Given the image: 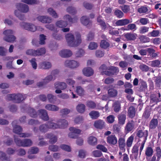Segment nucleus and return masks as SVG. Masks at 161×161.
I'll list each match as a JSON object with an SVG mask.
<instances>
[{
    "label": "nucleus",
    "instance_id": "obj_1",
    "mask_svg": "<svg viewBox=\"0 0 161 161\" xmlns=\"http://www.w3.org/2000/svg\"><path fill=\"white\" fill-rule=\"evenodd\" d=\"M76 39L74 35L69 33L65 36V38L68 45L70 47H75L79 46L81 43L82 40L80 34L78 32L75 33Z\"/></svg>",
    "mask_w": 161,
    "mask_h": 161
},
{
    "label": "nucleus",
    "instance_id": "obj_2",
    "mask_svg": "<svg viewBox=\"0 0 161 161\" xmlns=\"http://www.w3.org/2000/svg\"><path fill=\"white\" fill-rule=\"evenodd\" d=\"M63 19L66 21L62 20H58L55 23L56 26L60 28H62L66 27L68 25V22L71 24L75 23L77 22L78 19L76 17L72 18L70 15L66 14L63 17Z\"/></svg>",
    "mask_w": 161,
    "mask_h": 161
},
{
    "label": "nucleus",
    "instance_id": "obj_3",
    "mask_svg": "<svg viewBox=\"0 0 161 161\" xmlns=\"http://www.w3.org/2000/svg\"><path fill=\"white\" fill-rule=\"evenodd\" d=\"M135 139H137L138 142L142 140V141L146 142L148 135V130H145L143 126H139L136 129L135 132Z\"/></svg>",
    "mask_w": 161,
    "mask_h": 161
},
{
    "label": "nucleus",
    "instance_id": "obj_4",
    "mask_svg": "<svg viewBox=\"0 0 161 161\" xmlns=\"http://www.w3.org/2000/svg\"><path fill=\"white\" fill-rule=\"evenodd\" d=\"M23 95L21 94H8L6 97V99L8 101H12L15 103H19L25 100Z\"/></svg>",
    "mask_w": 161,
    "mask_h": 161
},
{
    "label": "nucleus",
    "instance_id": "obj_5",
    "mask_svg": "<svg viewBox=\"0 0 161 161\" xmlns=\"http://www.w3.org/2000/svg\"><path fill=\"white\" fill-rule=\"evenodd\" d=\"M46 53V49L44 48H41L36 50L33 49H29L26 52L27 55L32 56H41L44 55Z\"/></svg>",
    "mask_w": 161,
    "mask_h": 161
},
{
    "label": "nucleus",
    "instance_id": "obj_6",
    "mask_svg": "<svg viewBox=\"0 0 161 161\" xmlns=\"http://www.w3.org/2000/svg\"><path fill=\"white\" fill-rule=\"evenodd\" d=\"M16 120H15L12 123V125L13 126V132L14 133L19 135V136L22 137H29L31 136V134L28 133H22V129L20 126L15 125L14 126V124L16 122Z\"/></svg>",
    "mask_w": 161,
    "mask_h": 161
},
{
    "label": "nucleus",
    "instance_id": "obj_7",
    "mask_svg": "<svg viewBox=\"0 0 161 161\" xmlns=\"http://www.w3.org/2000/svg\"><path fill=\"white\" fill-rule=\"evenodd\" d=\"M3 34L5 35L4 39L5 41L10 42H14L16 37L13 35V31L12 30H7L4 31Z\"/></svg>",
    "mask_w": 161,
    "mask_h": 161
},
{
    "label": "nucleus",
    "instance_id": "obj_8",
    "mask_svg": "<svg viewBox=\"0 0 161 161\" xmlns=\"http://www.w3.org/2000/svg\"><path fill=\"white\" fill-rule=\"evenodd\" d=\"M119 72V69L118 67L114 66L109 67L107 71H101V74L102 75H105L108 76H113L117 75V73Z\"/></svg>",
    "mask_w": 161,
    "mask_h": 161
},
{
    "label": "nucleus",
    "instance_id": "obj_9",
    "mask_svg": "<svg viewBox=\"0 0 161 161\" xmlns=\"http://www.w3.org/2000/svg\"><path fill=\"white\" fill-rule=\"evenodd\" d=\"M135 122L133 120L128 121L125 127V132L128 133L132 131L135 129Z\"/></svg>",
    "mask_w": 161,
    "mask_h": 161
},
{
    "label": "nucleus",
    "instance_id": "obj_10",
    "mask_svg": "<svg viewBox=\"0 0 161 161\" xmlns=\"http://www.w3.org/2000/svg\"><path fill=\"white\" fill-rule=\"evenodd\" d=\"M20 25L24 29L32 32L35 31L37 29L36 26L33 24L23 22H21Z\"/></svg>",
    "mask_w": 161,
    "mask_h": 161
},
{
    "label": "nucleus",
    "instance_id": "obj_11",
    "mask_svg": "<svg viewBox=\"0 0 161 161\" xmlns=\"http://www.w3.org/2000/svg\"><path fill=\"white\" fill-rule=\"evenodd\" d=\"M126 111H124L118 115V123L119 125H122L125 124L126 119Z\"/></svg>",
    "mask_w": 161,
    "mask_h": 161
},
{
    "label": "nucleus",
    "instance_id": "obj_12",
    "mask_svg": "<svg viewBox=\"0 0 161 161\" xmlns=\"http://www.w3.org/2000/svg\"><path fill=\"white\" fill-rule=\"evenodd\" d=\"M64 65L66 67L71 68H74L78 67L79 64L78 62L74 60H67L65 61Z\"/></svg>",
    "mask_w": 161,
    "mask_h": 161
},
{
    "label": "nucleus",
    "instance_id": "obj_13",
    "mask_svg": "<svg viewBox=\"0 0 161 161\" xmlns=\"http://www.w3.org/2000/svg\"><path fill=\"white\" fill-rule=\"evenodd\" d=\"M118 144L119 149L125 152V147L126 145L125 136H123L122 137H120L119 138Z\"/></svg>",
    "mask_w": 161,
    "mask_h": 161
},
{
    "label": "nucleus",
    "instance_id": "obj_14",
    "mask_svg": "<svg viewBox=\"0 0 161 161\" xmlns=\"http://www.w3.org/2000/svg\"><path fill=\"white\" fill-rule=\"evenodd\" d=\"M16 8L22 12L26 13L29 10V8L28 5L22 3H18L16 5Z\"/></svg>",
    "mask_w": 161,
    "mask_h": 161
},
{
    "label": "nucleus",
    "instance_id": "obj_15",
    "mask_svg": "<svg viewBox=\"0 0 161 161\" xmlns=\"http://www.w3.org/2000/svg\"><path fill=\"white\" fill-rule=\"evenodd\" d=\"M97 22L98 23L99 25H100L102 30H105L106 29L107 26L106 23L101 15H99L97 17Z\"/></svg>",
    "mask_w": 161,
    "mask_h": 161
},
{
    "label": "nucleus",
    "instance_id": "obj_16",
    "mask_svg": "<svg viewBox=\"0 0 161 161\" xmlns=\"http://www.w3.org/2000/svg\"><path fill=\"white\" fill-rule=\"evenodd\" d=\"M37 19L43 23H49L52 21L51 17L47 16H39L37 18Z\"/></svg>",
    "mask_w": 161,
    "mask_h": 161
},
{
    "label": "nucleus",
    "instance_id": "obj_17",
    "mask_svg": "<svg viewBox=\"0 0 161 161\" xmlns=\"http://www.w3.org/2000/svg\"><path fill=\"white\" fill-rule=\"evenodd\" d=\"M107 142L110 144L115 145L117 142V139L115 135H111L107 137Z\"/></svg>",
    "mask_w": 161,
    "mask_h": 161
},
{
    "label": "nucleus",
    "instance_id": "obj_18",
    "mask_svg": "<svg viewBox=\"0 0 161 161\" xmlns=\"http://www.w3.org/2000/svg\"><path fill=\"white\" fill-rule=\"evenodd\" d=\"M46 137L49 139V142L50 144H54L57 141V137L52 133L47 134L46 136Z\"/></svg>",
    "mask_w": 161,
    "mask_h": 161
},
{
    "label": "nucleus",
    "instance_id": "obj_19",
    "mask_svg": "<svg viewBox=\"0 0 161 161\" xmlns=\"http://www.w3.org/2000/svg\"><path fill=\"white\" fill-rule=\"evenodd\" d=\"M132 22V21H130L129 19H125L118 20L116 22L115 24L117 26H124L127 25Z\"/></svg>",
    "mask_w": 161,
    "mask_h": 161
},
{
    "label": "nucleus",
    "instance_id": "obj_20",
    "mask_svg": "<svg viewBox=\"0 0 161 161\" xmlns=\"http://www.w3.org/2000/svg\"><path fill=\"white\" fill-rule=\"evenodd\" d=\"M59 55L63 58H67L70 57L72 54V52L69 50L64 49L61 51L59 53Z\"/></svg>",
    "mask_w": 161,
    "mask_h": 161
},
{
    "label": "nucleus",
    "instance_id": "obj_21",
    "mask_svg": "<svg viewBox=\"0 0 161 161\" xmlns=\"http://www.w3.org/2000/svg\"><path fill=\"white\" fill-rule=\"evenodd\" d=\"M82 72L83 74L87 77L92 76L94 73L93 69L90 67L84 68L82 70Z\"/></svg>",
    "mask_w": 161,
    "mask_h": 161
},
{
    "label": "nucleus",
    "instance_id": "obj_22",
    "mask_svg": "<svg viewBox=\"0 0 161 161\" xmlns=\"http://www.w3.org/2000/svg\"><path fill=\"white\" fill-rule=\"evenodd\" d=\"M39 114L41 115V118L44 121H47L49 119L48 114L46 110L41 109L38 110Z\"/></svg>",
    "mask_w": 161,
    "mask_h": 161
},
{
    "label": "nucleus",
    "instance_id": "obj_23",
    "mask_svg": "<svg viewBox=\"0 0 161 161\" xmlns=\"http://www.w3.org/2000/svg\"><path fill=\"white\" fill-rule=\"evenodd\" d=\"M54 87L56 89L63 90L67 88V85L65 82L58 81L55 83Z\"/></svg>",
    "mask_w": 161,
    "mask_h": 161
},
{
    "label": "nucleus",
    "instance_id": "obj_24",
    "mask_svg": "<svg viewBox=\"0 0 161 161\" xmlns=\"http://www.w3.org/2000/svg\"><path fill=\"white\" fill-rule=\"evenodd\" d=\"M59 126V128L64 129L68 126V122L67 120L64 119H59L58 121Z\"/></svg>",
    "mask_w": 161,
    "mask_h": 161
},
{
    "label": "nucleus",
    "instance_id": "obj_25",
    "mask_svg": "<svg viewBox=\"0 0 161 161\" xmlns=\"http://www.w3.org/2000/svg\"><path fill=\"white\" fill-rule=\"evenodd\" d=\"M136 109L133 106H130L128 110V116L130 118H133L135 116Z\"/></svg>",
    "mask_w": 161,
    "mask_h": 161
},
{
    "label": "nucleus",
    "instance_id": "obj_26",
    "mask_svg": "<svg viewBox=\"0 0 161 161\" xmlns=\"http://www.w3.org/2000/svg\"><path fill=\"white\" fill-rule=\"evenodd\" d=\"M27 112L30 116L32 118H36L37 116V113L36 110L31 107H29L27 110Z\"/></svg>",
    "mask_w": 161,
    "mask_h": 161
},
{
    "label": "nucleus",
    "instance_id": "obj_27",
    "mask_svg": "<svg viewBox=\"0 0 161 161\" xmlns=\"http://www.w3.org/2000/svg\"><path fill=\"white\" fill-rule=\"evenodd\" d=\"M158 121L157 119L153 118L150 121L149 127L150 129H155L158 126Z\"/></svg>",
    "mask_w": 161,
    "mask_h": 161
},
{
    "label": "nucleus",
    "instance_id": "obj_28",
    "mask_svg": "<svg viewBox=\"0 0 161 161\" xmlns=\"http://www.w3.org/2000/svg\"><path fill=\"white\" fill-rule=\"evenodd\" d=\"M139 146V145L138 144H136L133 146L132 149V153L133 154L135 159L137 158L138 155Z\"/></svg>",
    "mask_w": 161,
    "mask_h": 161
},
{
    "label": "nucleus",
    "instance_id": "obj_29",
    "mask_svg": "<svg viewBox=\"0 0 161 161\" xmlns=\"http://www.w3.org/2000/svg\"><path fill=\"white\" fill-rule=\"evenodd\" d=\"M94 126L97 128L102 129L104 126V122L103 120L99 119L95 122Z\"/></svg>",
    "mask_w": 161,
    "mask_h": 161
},
{
    "label": "nucleus",
    "instance_id": "obj_30",
    "mask_svg": "<svg viewBox=\"0 0 161 161\" xmlns=\"http://www.w3.org/2000/svg\"><path fill=\"white\" fill-rule=\"evenodd\" d=\"M3 142L4 144L7 146L11 145L14 142L13 139L8 136H5Z\"/></svg>",
    "mask_w": 161,
    "mask_h": 161
},
{
    "label": "nucleus",
    "instance_id": "obj_31",
    "mask_svg": "<svg viewBox=\"0 0 161 161\" xmlns=\"http://www.w3.org/2000/svg\"><path fill=\"white\" fill-rule=\"evenodd\" d=\"M108 93L110 97H115L118 95L117 91L114 88H110L108 90Z\"/></svg>",
    "mask_w": 161,
    "mask_h": 161
},
{
    "label": "nucleus",
    "instance_id": "obj_32",
    "mask_svg": "<svg viewBox=\"0 0 161 161\" xmlns=\"http://www.w3.org/2000/svg\"><path fill=\"white\" fill-rule=\"evenodd\" d=\"M45 108L48 110L53 111H57L58 110L59 108L57 106L51 104H47L45 106Z\"/></svg>",
    "mask_w": 161,
    "mask_h": 161
},
{
    "label": "nucleus",
    "instance_id": "obj_33",
    "mask_svg": "<svg viewBox=\"0 0 161 161\" xmlns=\"http://www.w3.org/2000/svg\"><path fill=\"white\" fill-rule=\"evenodd\" d=\"M136 35L135 33H127L125 34V36L128 40H134L136 39Z\"/></svg>",
    "mask_w": 161,
    "mask_h": 161
},
{
    "label": "nucleus",
    "instance_id": "obj_34",
    "mask_svg": "<svg viewBox=\"0 0 161 161\" xmlns=\"http://www.w3.org/2000/svg\"><path fill=\"white\" fill-rule=\"evenodd\" d=\"M50 62L47 61H44L40 63V66L41 68L44 69H49L51 67Z\"/></svg>",
    "mask_w": 161,
    "mask_h": 161
},
{
    "label": "nucleus",
    "instance_id": "obj_35",
    "mask_svg": "<svg viewBox=\"0 0 161 161\" xmlns=\"http://www.w3.org/2000/svg\"><path fill=\"white\" fill-rule=\"evenodd\" d=\"M89 115L92 119H95L99 117L100 114L98 111L93 110L89 113Z\"/></svg>",
    "mask_w": 161,
    "mask_h": 161
},
{
    "label": "nucleus",
    "instance_id": "obj_36",
    "mask_svg": "<svg viewBox=\"0 0 161 161\" xmlns=\"http://www.w3.org/2000/svg\"><path fill=\"white\" fill-rule=\"evenodd\" d=\"M88 142L91 145H96L97 144V139L94 136H90L88 138Z\"/></svg>",
    "mask_w": 161,
    "mask_h": 161
},
{
    "label": "nucleus",
    "instance_id": "obj_37",
    "mask_svg": "<svg viewBox=\"0 0 161 161\" xmlns=\"http://www.w3.org/2000/svg\"><path fill=\"white\" fill-rule=\"evenodd\" d=\"M49 129L47 122L46 124L41 125L39 127L40 131L43 133H45Z\"/></svg>",
    "mask_w": 161,
    "mask_h": 161
},
{
    "label": "nucleus",
    "instance_id": "obj_38",
    "mask_svg": "<svg viewBox=\"0 0 161 161\" xmlns=\"http://www.w3.org/2000/svg\"><path fill=\"white\" fill-rule=\"evenodd\" d=\"M139 91L141 92L144 91L147 88V86L146 82L143 80H141L139 84Z\"/></svg>",
    "mask_w": 161,
    "mask_h": 161
},
{
    "label": "nucleus",
    "instance_id": "obj_39",
    "mask_svg": "<svg viewBox=\"0 0 161 161\" xmlns=\"http://www.w3.org/2000/svg\"><path fill=\"white\" fill-rule=\"evenodd\" d=\"M86 106L91 109H97L96 108V104L93 101L91 100L88 101L86 103Z\"/></svg>",
    "mask_w": 161,
    "mask_h": 161
},
{
    "label": "nucleus",
    "instance_id": "obj_40",
    "mask_svg": "<svg viewBox=\"0 0 161 161\" xmlns=\"http://www.w3.org/2000/svg\"><path fill=\"white\" fill-rule=\"evenodd\" d=\"M151 65L153 67H161V61L158 59L153 60L151 62Z\"/></svg>",
    "mask_w": 161,
    "mask_h": 161
},
{
    "label": "nucleus",
    "instance_id": "obj_41",
    "mask_svg": "<svg viewBox=\"0 0 161 161\" xmlns=\"http://www.w3.org/2000/svg\"><path fill=\"white\" fill-rule=\"evenodd\" d=\"M113 107L114 111L116 113H118L121 109V105L119 102L116 101L113 104Z\"/></svg>",
    "mask_w": 161,
    "mask_h": 161
},
{
    "label": "nucleus",
    "instance_id": "obj_42",
    "mask_svg": "<svg viewBox=\"0 0 161 161\" xmlns=\"http://www.w3.org/2000/svg\"><path fill=\"white\" fill-rule=\"evenodd\" d=\"M81 22L85 25H87L90 23L89 18L87 16H83L80 19Z\"/></svg>",
    "mask_w": 161,
    "mask_h": 161
},
{
    "label": "nucleus",
    "instance_id": "obj_43",
    "mask_svg": "<svg viewBox=\"0 0 161 161\" xmlns=\"http://www.w3.org/2000/svg\"><path fill=\"white\" fill-rule=\"evenodd\" d=\"M76 108L78 112L82 113L85 111V106L83 104L80 103L77 106Z\"/></svg>",
    "mask_w": 161,
    "mask_h": 161
},
{
    "label": "nucleus",
    "instance_id": "obj_44",
    "mask_svg": "<svg viewBox=\"0 0 161 161\" xmlns=\"http://www.w3.org/2000/svg\"><path fill=\"white\" fill-rule=\"evenodd\" d=\"M119 7L123 13H124L126 14L130 11V6L129 5L123 4L122 6H120Z\"/></svg>",
    "mask_w": 161,
    "mask_h": 161
},
{
    "label": "nucleus",
    "instance_id": "obj_45",
    "mask_svg": "<svg viewBox=\"0 0 161 161\" xmlns=\"http://www.w3.org/2000/svg\"><path fill=\"white\" fill-rule=\"evenodd\" d=\"M153 152V150L152 147H148L146 149L145 154L147 157H149L152 156Z\"/></svg>",
    "mask_w": 161,
    "mask_h": 161
},
{
    "label": "nucleus",
    "instance_id": "obj_46",
    "mask_svg": "<svg viewBox=\"0 0 161 161\" xmlns=\"http://www.w3.org/2000/svg\"><path fill=\"white\" fill-rule=\"evenodd\" d=\"M76 88V92L78 95L80 96H82L84 95L85 91L81 86H77Z\"/></svg>",
    "mask_w": 161,
    "mask_h": 161
},
{
    "label": "nucleus",
    "instance_id": "obj_47",
    "mask_svg": "<svg viewBox=\"0 0 161 161\" xmlns=\"http://www.w3.org/2000/svg\"><path fill=\"white\" fill-rule=\"evenodd\" d=\"M108 28L109 30V33L112 35L117 36L119 33L118 30H114V28H113L112 26H109Z\"/></svg>",
    "mask_w": 161,
    "mask_h": 161
},
{
    "label": "nucleus",
    "instance_id": "obj_48",
    "mask_svg": "<svg viewBox=\"0 0 161 161\" xmlns=\"http://www.w3.org/2000/svg\"><path fill=\"white\" fill-rule=\"evenodd\" d=\"M109 43L107 41L104 40H101L100 43V46L101 48L106 49L109 47Z\"/></svg>",
    "mask_w": 161,
    "mask_h": 161
},
{
    "label": "nucleus",
    "instance_id": "obj_49",
    "mask_svg": "<svg viewBox=\"0 0 161 161\" xmlns=\"http://www.w3.org/2000/svg\"><path fill=\"white\" fill-rule=\"evenodd\" d=\"M20 10H16L14 11V14L15 15L18 17L20 20H24L25 19V17L24 14H22L20 13Z\"/></svg>",
    "mask_w": 161,
    "mask_h": 161
},
{
    "label": "nucleus",
    "instance_id": "obj_50",
    "mask_svg": "<svg viewBox=\"0 0 161 161\" xmlns=\"http://www.w3.org/2000/svg\"><path fill=\"white\" fill-rule=\"evenodd\" d=\"M49 129H56L59 128L58 123H56L50 121L47 122Z\"/></svg>",
    "mask_w": 161,
    "mask_h": 161
},
{
    "label": "nucleus",
    "instance_id": "obj_51",
    "mask_svg": "<svg viewBox=\"0 0 161 161\" xmlns=\"http://www.w3.org/2000/svg\"><path fill=\"white\" fill-rule=\"evenodd\" d=\"M47 12L53 17L56 18L58 17L57 14L53 8H49L47 9Z\"/></svg>",
    "mask_w": 161,
    "mask_h": 161
},
{
    "label": "nucleus",
    "instance_id": "obj_52",
    "mask_svg": "<svg viewBox=\"0 0 161 161\" xmlns=\"http://www.w3.org/2000/svg\"><path fill=\"white\" fill-rule=\"evenodd\" d=\"M32 144V142L30 139H25L23 140L22 147H30Z\"/></svg>",
    "mask_w": 161,
    "mask_h": 161
},
{
    "label": "nucleus",
    "instance_id": "obj_53",
    "mask_svg": "<svg viewBox=\"0 0 161 161\" xmlns=\"http://www.w3.org/2000/svg\"><path fill=\"white\" fill-rule=\"evenodd\" d=\"M114 15L119 18H121L123 17L124 14L123 12L121 10L116 9L114 12Z\"/></svg>",
    "mask_w": 161,
    "mask_h": 161
},
{
    "label": "nucleus",
    "instance_id": "obj_54",
    "mask_svg": "<svg viewBox=\"0 0 161 161\" xmlns=\"http://www.w3.org/2000/svg\"><path fill=\"white\" fill-rule=\"evenodd\" d=\"M134 136L131 135L127 139L126 141V146L128 147H130L131 146L134 140Z\"/></svg>",
    "mask_w": 161,
    "mask_h": 161
},
{
    "label": "nucleus",
    "instance_id": "obj_55",
    "mask_svg": "<svg viewBox=\"0 0 161 161\" xmlns=\"http://www.w3.org/2000/svg\"><path fill=\"white\" fill-rule=\"evenodd\" d=\"M120 125L118 124H115L113 125V129L114 132L115 133H119L120 131L121 127Z\"/></svg>",
    "mask_w": 161,
    "mask_h": 161
},
{
    "label": "nucleus",
    "instance_id": "obj_56",
    "mask_svg": "<svg viewBox=\"0 0 161 161\" xmlns=\"http://www.w3.org/2000/svg\"><path fill=\"white\" fill-rule=\"evenodd\" d=\"M155 82V86L156 88L157 89H160L161 84V77H156Z\"/></svg>",
    "mask_w": 161,
    "mask_h": 161
},
{
    "label": "nucleus",
    "instance_id": "obj_57",
    "mask_svg": "<svg viewBox=\"0 0 161 161\" xmlns=\"http://www.w3.org/2000/svg\"><path fill=\"white\" fill-rule=\"evenodd\" d=\"M139 39L140 42L142 43L148 42L150 41V38L144 35L140 36Z\"/></svg>",
    "mask_w": 161,
    "mask_h": 161
},
{
    "label": "nucleus",
    "instance_id": "obj_58",
    "mask_svg": "<svg viewBox=\"0 0 161 161\" xmlns=\"http://www.w3.org/2000/svg\"><path fill=\"white\" fill-rule=\"evenodd\" d=\"M47 97L49 102L51 103H53L55 101L56 99V96L51 94H48Z\"/></svg>",
    "mask_w": 161,
    "mask_h": 161
},
{
    "label": "nucleus",
    "instance_id": "obj_59",
    "mask_svg": "<svg viewBox=\"0 0 161 161\" xmlns=\"http://www.w3.org/2000/svg\"><path fill=\"white\" fill-rule=\"evenodd\" d=\"M149 28L146 26L141 27L139 29V32L141 34H144L148 32Z\"/></svg>",
    "mask_w": 161,
    "mask_h": 161
},
{
    "label": "nucleus",
    "instance_id": "obj_60",
    "mask_svg": "<svg viewBox=\"0 0 161 161\" xmlns=\"http://www.w3.org/2000/svg\"><path fill=\"white\" fill-rule=\"evenodd\" d=\"M0 159L7 161H10V158L6 156L5 153L1 151H0Z\"/></svg>",
    "mask_w": 161,
    "mask_h": 161
},
{
    "label": "nucleus",
    "instance_id": "obj_61",
    "mask_svg": "<svg viewBox=\"0 0 161 161\" xmlns=\"http://www.w3.org/2000/svg\"><path fill=\"white\" fill-rule=\"evenodd\" d=\"M39 151V149L38 147H33L29 150V153L30 154H35L37 153Z\"/></svg>",
    "mask_w": 161,
    "mask_h": 161
},
{
    "label": "nucleus",
    "instance_id": "obj_62",
    "mask_svg": "<svg viewBox=\"0 0 161 161\" xmlns=\"http://www.w3.org/2000/svg\"><path fill=\"white\" fill-rule=\"evenodd\" d=\"M67 11L68 13L72 14H75L76 13V9L72 7H69L67 8Z\"/></svg>",
    "mask_w": 161,
    "mask_h": 161
},
{
    "label": "nucleus",
    "instance_id": "obj_63",
    "mask_svg": "<svg viewBox=\"0 0 161 161\" xmlns=\"http://www.w3.org/2000/svg\"><path fill=\"white\" fill-rule=\"evenodd\" d=\"M148 9L147 7L146 6H142L139 8L138 11L140 13H146L148 12Z\"/></svg>",
    "mask_w": 161,
    "mask_h": 161
},
{
    "label": "nucleus",
    "instance_id": "obj_64",
    "mask_svg": "<svg viewBox=\"0 0 161 161\" xmlns=\"http://www.w3.org/2000/svg\"><path fill=\"white\" fill-rule=\"evenodd\" d=\"M96 148L101 151L103 152L107 153L108 152V149L107 148L104 146L102 145L99 144L96 147Z\"/></svg>",
    "mask_w": 161,
    "mask_h": 161
}]
</instances>
